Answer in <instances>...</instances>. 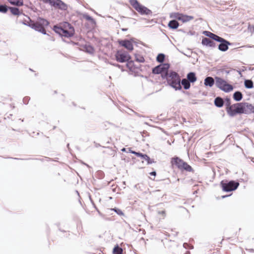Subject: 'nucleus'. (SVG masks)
I'll return each instance as SVG.
<instances>
[{
    "label": "nucleus",
    "mask_w": 254,
    "mask_h": 254,
    "mask_svg": "<svg viewBox=\"0 0 254 254\" xmlns=\"http://www.w3.org/2000/svg\"><path fill=\"white\" fill-rule=\"evenodd\" d=\"M157 176H149V178L150 179H151V180H155V178L156 177H157Z\"/></svg>",
    "instance_id": "50"
},
{
    "label": "nucleus",
    "mask_w": 254,
    "mask_h": 254,
    "mask_svg": "<svg viewBox=\"0 0 254 254\" xmlns=\"http://www.w3.org/2000/svg\"><path fill=\"white\" fill-rule=\"evenodd\" d=\"M126 63L127 67L130 70L138 68V67L136 66V65L134 63V62L132 61L131 59L130 60L127 61Z\"/></svg>",
    "instance_id": "26"
},
{
    "label": "nucleus",
    "mask_w": 254,
    "mask_h": 254,
    "mask_svg": "<svg viewBox=\"0 0 254 254\" xmlns=\"http://www.w3.org/2000/svg\"><path fill=\"white\" fill-rule=\"evenodd\" d=\"M129 1L131 5L141 15H152V11L142 5L137 0H129Z\"/></svg>",
    "instance_id": "4"
},
{
    "label": "nucleus",
    "mask_w": 254,
    "mask_h": 254,
    "mask_svg": "<svg viewBox=\"0 0 254 254\" xmlns=\"http://www.w3.org/2000/svg\"><path fill=\"white\" fill-rule=\"evenodd\" d=\"M22 23L26 26H28L34 29L35 31L42 33L44 35H47L49 36V40L51 41H54L55 39L53 37H51L49 34L47 33L45 30V27L48 26L50 23L49 22L41 17H38L36 21L30 19L29 17H27V19H24Z\"/></svg>",
    "instance_id": "1"
},
{
    "label": "nucleus",
    "mask_w": 254,
    "mask_h": 254,
    "mask_svg": "<svg viewBox=\"0 0 254 254\" xmlns=\"http://www.w3.org/2000/svg\"><path fill=\"white\" fill-rule=\"evenodd\" d=\"M224 100L221 97L218 96L214 99V104L216 107L221 108L224 106Z\"/></svg>",
    "instance_id": "16"
},
{
    "label": "nucleus",
    "mask_w": 254,
    "mask_h": 254,
    "mask_svg": "<svg viewBox=\"0 0 254 254\" xmlns=\"http://www.w3.org/2000/svg\"><path fill=\"white\" fill-rule=\"evenodd\" d=\"M8 10H9L11 13L14 16H19L21 14L25 15V14L23 13L22 10H20L17 7L9 6Z\"/></svg>",
    "instance_id": "15"
},
{
    "label": "nucleus",
    "mask_w": 254,
    "mask_h": 254,
    "mask_svg": "<svg viewBox=\"0 0 254 254\" xmlns=\"http://www.w3.org/2000/svg\"><path fill=\"white\" fill-rule=\"evenodd\" d=\"M135 60L136 62L139 63H144L145 61L144 58L141 55H140L137 54H134Z\"/></svg>",
    "instance_id": "39"
},
{
    "label": "nucleus",
    "mask_w": 254,
    "mask_h": 254,
    "mask_svg": "<svg viewBox=\"0 0 254 254\" xmlns=\"http://www.w3.org/2000/svg\"><path fill=\"white\" fill-rule=\"evenodd\" d=\"M122 30L123 31H127V28H122Z\"/></svg>",
    "instance_id": "58"
},
{
    "label": "nucleus",
    "mask_w": 254,
    "mask_h": 254,
    "mask_svg": "<svg viewBox=\"0 0 254 254\" xmlns=\"http://www.w3.org/2000/svg\"><path fill=\"white\" fill-rule=\"evenodd\" d=\"M246 250L249 251L251 253L254 252V249H246Z\"/></svg>",
    "instance_id": "51"
},
{
    "label": "nucleus",
    "mask_w": 254,
    "mask_h": 254,
    "mask_svg": "<svg viewBox=\"0 0 254 254\" xmlns=\"http://www.w3.org/2000/svg\"><path fill=\"white\" fill-rule=\"evenodd\" d=\"M215 79L216 80V86L222 91L226 93H228L233 90V86L227 83V81L223 78L215 76Z\"/></svg>",
    "instance_id": "5"
},
{
    "label": "nucleus",
    "mask_w": 254,
    "mask_h": 254,
    "mask_svg": "<svg viewBox=\"0 0 254 254\" xmlns=\"http://www.w3.org/2000/svg\"><path fill=\"white\" fill-rule=\"evenodd\" d=\"M188 243H184V244H183V246H184V247H185V248H187V246H188Z\"/></svg>",
    "instance_id": "55"
},
{
    "label": "nucleus",
    "mask_w": 254,
    "mask_h": 254,
    "mask_svg": "<svg viewBox=\"0 0 254 254\" xmlns=\"http://www.w3.org/2000/svg\"><path fill=\"white\" fill-rule=\"evenodd\" d=\"M123 250L118 244H116L113 250V254H123Z\"/></svg>",
    "instance_id": "34"
},
{
    "label": "nucleus",
    "mask_w": 254,
    "mask_h": 254,
    "mask_svg": "<svg viewBox=\"0 0 254 254\" xmlns=\"http://www.w3.org/2000/svg\"><path fill=\"white\" fill-rule=\"evenodd\" d=\"M248 30L251 32L254 33V25L249 24L248 26Z\"/></svg>",
    "instance_id": "44"
},
{
    "label": "nucleus",
    "mask_w": 254,
    "mask_h": 254,
    "mask_svg": "<svg viewBox=\"0 0 254 254\" xmlns=\"http://www.w3.org/2000/svg\"><path fill=\"white\" fill-rule=\"evenodd\" d=\"M53 30L54 31V32L58 34L60 36H61L62 32L64 30V28L62 27V23H60V25H54L53 28Z\"/></svg>",
    "instance_id": "23"
},
{
    "label": "nucleus",
    "mask_w": 254,
    "mask_h": 254,
    "mask_svg": "<svg viewBox=\"0 0 254 254\" xmlns=\"http://www.w3.org/2000/svg\"><path fill=\"white\" fill-rule=\"evenodd\" d=\"M76 193L78 194V195H79V192H78V191L77 190H76Z\"/></svg>",
    "instance_id": "60"
},
{
    "label": "nucleus",
    "mask_w": 254,
    "mask_h": 254,
    "mask_svg": "<svg viewBox=\"0 0 254 254\" xmlns=\"http://www.w3.org/2000/svg\"><path fill=\"white\" fill-rule=\"evenodd\" d=\"M243 94L239 91L235 92L233 95V99L237 102L240 101L243 99Z\"/></svg>",
    "instance_id": "24"
},
{
    "label": "nucleus",
    "mask_w": 254,
    "mask_h": 254,
    "mask_svg": "<svg viewBox=\"0 0 254 254\" xmlns=\"http://www.w3.org/2000/svg\"><path fill=\"white\" fill-rule=\"evenodd\" d=\"M149 175H156V172L155 171H152L149 173Z\"/></svg>",
    "instance_id": "53"
},
{
    "label": "nucleus",
    "mask_w": 254,
    "mask_h": 254,
    "mask_svg": "<svg viewBox=\"0 0 254 254\" xmlns=\"http://www.w3.org/2000/svg\"><path fill=\"white\" fill-rule=\"evenodd\" d=\"M128 152L133 154L135 155L136 156H137V154H139V152H136L135 151L131 150V148H128Z\"/></svg>",
    "instance_id": "46"
},
{
    "label": "nucleus",
    "mask_w": 254,
    "mask_h": 254,
    "mask_svg": "<svg viewBox=\"0 0 254 254\" xmlns=\"http://www.w3.org/2000/svg\"><path fill=\"white\" fill-rule=\"evenodd\" d=\"M170 163L173 167H176L182 173H194V171L191 166L177 156H175L171 158Z\"/></svg>",
    "instance_id": "2"
},
{
    "label": "nucleus",
    "mask_w": 254,
    "mask_h": 254,
    "mask_svg": "<svg viewBox=\"0 0 254 254\" xmlns=\"http://www.w3.org/2000/svg\"><path fill=\"white\" fill-rule=\"evenodd\" d=\"M30 97H28V96H26L25 97L23 98V102L24 103V104H27L29 101L30 100Z\"/></svg>",
    "instance_id": "43"
},
{
    "label": "nucleus",
    "mask_w": 254,
    "mask_h": 254,
    "mask_svg": "<svg viewBox=\"0 0 254 254\" xmlns=\"http://www.w3.org/2000/svg\"><path fill=\"white\" fill-rule=\"evenodd\" d=\"M168 26L170 29H176L179 26V23L176 19H173L169 21Z\"/></svg>",
    "instance_id": "21"
},
{
    "label": "nucleus",
    "mask_w": 254,
    "mask_h": 254,
    "mask_svg": "<svg viewBox=\"0 0 254 254\" xmlns=\"http://www.w3.org/2000/svg\"><path fill=\"white\" fill-rule=\"evenodd\" d=\"M161 74V76L163 79H166L167 82H168V71L162 72Z\"/></svg>",
    "instance_id": "42"
},
{
    "label": "nucleus",
    "mask_w": 254,
    "mask_h": 254,
    "mask_svg": "<svg viewBox=\"0 0 254 254\" xmlns=\"http://www.w3.org/2000/svg\"><path fill=\"white\" fill-rule=\"evenodd\" d=\"M170 67V64L168 63L160 64L152 68V72L154 74H159L168 71Z\"/></svg>",
    "instance_id": "10"
},
{
    "label": "nucleus",
    "mask_w": 254,
    "mask_h": 254,
    "mask_svg": "<svg viewBox=\"0 0 254 254\" xmlns=\"http://www.w3.org/2000/svg\"><path fill=\"white\" fill-rule=\"evenodd\" d=\"M9 6L5 4H0V12L5 13L8 11Z\"/></svg>",
    "instance_id": "40"
},
{
    "label": "nucleus",
    "mask_w": 254,
    "mask_h": 254,
    "mask_svg": "<svg viewBox=\"0 0 254 254\" xmlns=\"http://www.w3.org/2000/svg\"><path fill=\"white\" fill-rule=\"evenodd\" d=\"M215 83L214 78L211 76H206L204 80V84L205 86L211 87Z\"/></svg>",
    "instance_id": "17"
},
{
    "label": "nucleus",
    "mask_w": 254,
    "mask_h": 254,
    "mask_svg": "<svg viewBox=\"0 0 254 254\" xmlns=\"http://www.w3.org/2000/svg\"><path fill=\"white\" fill-rule=\"evenodd\" d=\"M165 59V55L163 53L159 54L156 57V61L160 64H163Z\"/></svg>",
    "instance_id": "37"
},
{
    "label": "nucleus",
    "mask_w": 254,
    "mask_h": 254,
    "mask_svg": "<svg viewBox=\"0 0 254 254\" xmlns=\"http://www.w3.org/2000/svg\"><path fill=\"white\" fill-rule=\"evenodd\" d=\"M215 41L220 43L218 45V49L222 52H226L228 50L229 46L232 45V43L219 36Z\"/></svg>",
    "instance_id": "9"
},
{
    "label": "nucleus",
    "mask_w": 254,
    "mask_h": 254,
    "mask_svg": "<svg viewBox=\"0 0 254 254\" xmlns=\"http://www.w3.org/2000/svg\"><path fill=\"white\" fill-rule=\"evenodd\" d=\"M220 71L222 73H225L227 74H228L230 73V70H226L225 69H221Z\"/></svg>",
    "instance_id": "48"
},
{
    "label": "nucleus",
    "mask_w": 254,
    "mask_h": 254,
    "mask_svg": "<svg viewBox=\"0 0 254 254\" xmlns=\"http://www.w3.org/2000/svg\"><path fill=\"white\" fill-rule=\"evenodd\" d=\"M54 93H55V94H56V93H57V91H56V90H55V91H54Z\"/></svg>",
    "instance_id": "64"
},
{
    "label": "nucleus",
    "mask_w": 254,
    "mask_h": 254,
    "mask_svg": "<svg viewBox=\"0 0 254 254\" xmlns=\"http://www.w3.org/2000/svg\"><path fill=\"white\" fill-rule=\"evenodd\" d=\"M45 3H49L52 6L59 8L61 10H66L67 5L62 0H42Z\"/></svg>",
    "instance_id": "7"
},
{
    "label": "nucleus",
    "mask_w": 254,
    "mask_h": 254,
    "mask_svg": "<svg viewBox=\"0 0 254 254\" xmlns=\"http://www.w3.org/2000/svg\"><path fill=\"white\" fill-rule=\"evenodd\" d=\"M89 198H90V200L91 202V203H92L93 205L94 206V207L95 208L96 210L99 213H100L99 210L98 209V208L96 207V205H95V204L94 203L93 200L92 199L91 196H89Z\"/></svg>",
    "instance_id": "47"
},
{
    "label": "nucleus",
    "mask_w": 254,
    "mask_h": 254,
    "mask_svg": "<svg viewBox=\"0 0 254 254\" xmlns=\"http://www.w3.org/2000/svg\"><path fill=\"white\" fill-rule=\"evenodd\" d=\"M112 210L116 212L118 215L120 216H124L125 214L124 212L119 208L117 207H114L111 209Z\"/></svg>",
    "instance_id": "41"
},
{
    "label": "nucleus",
    "mask_w": 254,
    "mask_h": 254,
    "mask_svg": "<svg viewBox=\"0 0 254 254\" xmlns=\"http://www.w3.org/2000/svg\"><path fill=\"white\" fill-rule=\"evenodd\" d=\"M224 101L225 102L226 111L227 113L232 107L231 99L229 97H226Z\"/></svg>",
    "instance_id": "36"
},
{
    "label": "nucleus",
    "mask_w": 254,
    "mask_h": 254,
    "mask_svg": "<svg viewBox=\"0 0 254 254\" xmlns=\"http://www.w3.org/2000/svg\"><path fill=\"white\" fill-rule=\"evenodd\" d=\"M7 1L11 4L16 6H21L24 4L23 0H7Z\"/></svg>",
    "instance_id": "31"
},
{
    "label": "nucleus",
    "mask_w": 254,
    "mask_h": 254,
    "mask_svg": "<svg viewBox=\"0 0 254 254\" xmlns=\"http://www.w3.org/2000/svg\"><path fill=\"white\" fill-rule=\"evenodd\" d=\"M220 186L225 192L234 191L239 186V183L237 181L224 180L221 181Z\"/></svg>",
    "instance_id": "3"
},
{
    "label": "nucleus",
    "mask_w": 254,
    "mask_h": 254,
    "mask_svg": "<svg viewBox=\"0 0 254 254\" xmlns=\"http://www.w3.org/2000/svg\"><path fill=\"white\" fill-rule=\"evenodd\" d=\"M137 157H140L142 159L147 161V164H151L154 162L153 159H151L147 154H143L139 152V154H137Z\"/></svg>",
    "instance_id": "18"
},
{
    "label": "nucleus",
    "mask_w": 254,
    "mask_h": 254,
    "mask_svg": "<svg viewBox=\"0 0 254 254\" xmlns=\"http://www.w3.org/2000/svg\"><path fill=\"white\" fill-rule=\"evenodd\" d=\"M105 185H108L110 184V182L107 181V183H104Z\"/></svg>",
    "instance_id": "59"
},
{
    "label": "nucleus",
    "mask_w": 254,
    "mask_h": 254,
    "mask_svg": "<svg viewBox=\"0 0 254 254\" xmlns=\"http://www.w3.org/2000/svg\"><path fill=\"white\" fill-rule=\"evenodd\" d=\"M238 71L239 72V73L240 74H241V71Z\"/></svg>",
    "instance_id": "62"
},
{
    "label": "nucleus",
    "mask_w": 254,
    "mask_h": 254,
    "mask_svg": "<svg viewBox=\"0 0 254 254\" xmlns=\"http://www.w3.org/2000/svg\"><path fill=\"white\" fill-rule=\"evenodd\" d=\"M203 34L205 35L206 36L208 37L211 40H215L218 35L215 34L213 33H211L208 31H204L203 32Z\"/></svg>",
    "instance_id": "32"
},
{
    "label": "nucleus",
    "mask_w": 254,
    "mask_h": 254,
    "mask_svg": "<svg viewBox=\"0 0 254 254\" xmlns=\"http://www.w3.org/2000/svg\"><path fill=\"white\" fill-rule=\"evenodd\" d=\"M83 48L86 53L90 54H93L94 53L95 49L91 45L86 44L83 46Z\"/></svg>",
    "instance_id": "33"
},
{
    "label": "nucleus",
    "mask_w": 254,
    "mask_h": 254,
    "mask_svg": "<svg viewBox=\"0 0 254 254\" xmlns=\"http://www.w3.org/2000/svg\"><path fill=\"white\" fill-rule=\"evenodd\" d=\"M168 79H179V80H180V76L179 74L176 72L175 71L171 70L169 72L168 71Z\"/></svg>",
    "instance_id": "20"
},
{
    "label": "nucleus",
    "mask_w": 254,
    "mask_h": 254,
    "mask_svg": "<svg viewBox=\"0 0 254 254\" xmlns=\"http://www.w3.org/2000/svg\"><path fill=\"white\" fill-rule=\"evenodd\" d=\"M74 33L75 31H69V30H67L66 29H64V30L62 32L61 37L70 38L74 35Z\"/></svg>",
    "instance_id": "25"
},
{
    "label": "nucleus",
    "mask_w": 254,
    "mask_h": 254,
    "mask_svg": "<svg viewBox=\"0 0 254 254\" xmlns=\"http://www.w3.org/2000/svg\"><path fill=\"white\" fill-rule=\"evenodd\" d=\"M61 23L62 24V27L64 29H66L67 30H69V31H75L73 26L69 22H64Z\"/></svg>",
    "instance_id": "27"
},
{
    "label": "nucleus",
    "mask_w": 254,
    "mask_h": 254,
    "mask_svg": "<svg viewBox=\"0 0 254 254\" xmlns=\"http://www.w3.org/2000/svg\"><path fill=\"white\" fill-rule=\"evenodd\" d=\"M167 83L172 88H174L176 90H180L182 87L181 85V80L179 79L168 80Z\"/></svg>",
    "instance_id": "12"
},
{
    "label": "nucleus",
    "mask_w": 254,
    "mask_h": 254,
    "mask_svg": "<svg viewBox=\"0 0 254 254\" xmlns=\"http://www.w3.org/2000/svg\"><path fill=\"white\" fill-rule=\"evenodd\" d=\"M186 79L191 83H194L197 80L196 73L194 72H190L187 75Z\"/></svg>",
    "instance_id": "19"
},
{
    "label": "nucleus",
    "mask_w": 254,
    "mask_h": 254,
    "mask_svg": "<svg viewBox=\"0 0 254 254\" xmlns=\"http://www.w3.org/2000/svg\"><path fill=\"white\" fill-rule=\"evenodd\" d=\"M244 85L247 89H252L254 87V83L251 79H245L244 81Z\"/></svg>",
    "instance_id": "35"
},
{
    "label": "nucleus",
    "mask_w": 254,
    "mask_h": 254,
    "mask_svg": "<svg viewBox=\"0 0 254 254\" xmlns=\"http://www.w3.org/2000/svg\"><path fill=\"white\" fill-rule=\"evenodd\" d=\"M231 195V194H230V195H223V196H222V198H225V197H228V196H230Z\"/></svg>",
    "instance_id": "56"
},
{
    "label": "nucleus",
    "mask_w": 254,
    "mask_h": 254,
    "mask_svg": "<svg viewBox=\"0 0 254 254\" xmlns=\"http://www.w3.org/2000/svg\"><path fill=\"white\" fill-rule=\"evenodd\" d=\"M214 41V40H211L210 38L203 37L201 44L203 46L211 48H215L216 47V45Z\"/></svg>",
    "instance_id": "13"
},
{
    "label": "nucleus",
    "mask_w": 254,
    "mask_h": 254,
    "mask_svg": "<svg viewBox=\"0 0 254 254\" xmlns=\"http://www.w3.org/2000/svg\"><path fill=\"white\" fill-rule=\"evenodd\" d=\"M121 151L122 152H125L126 151V148H123L122 149H121Z\"/></svg>",
    "instance_id": "57"
},
{
    "label": "nucleus",
    "mask_w": 254,
    "mask_h": 254,
    "mask_svg": "<svg viewBox=\"0 0 254 254\" xmlns=\"http://www.w3.org/2000/svg\"><path fill=\"white\" fill-rule=\"evenodd\" d=\"M245 109L243 106V102L237 103L232 105L231 108L227 113L231 117H234L237 115L245 114Z\"/></svg>",
    "instance_id": "6"
},
{
    "label": "nucleus",
    "mask_w": 254,
    "mask_h": 254,
    "mask_svg": "<svg viewBox=\"0 0 254 254\" xmlns=\"http://www.w3.org/2000/svg\"><path fill=\"white\" fill-rule=\"evenodd\" d=\"M116 60L119 63H126L127 61L130 60L131 58L128 53L124 50H118L115 54Z\"/></svg>",
    "instance_id": "8"
},
{
    "label": "nucleus",
    "mask_w": 254,
    "mask_h": 254,
    "mask_svg": "<svg viewBox=\"0 0 254 254\" xmlns=\"http://www.w3.org/2000/svg\"><path fill=\"white\" fill-rule=\"evenodd\" d=\"M95 177L97 179H102L103 178L102 176H97V175H96L95 176Z\"/></svg>",
    "instance_id": "52"
},
{
    "label": "nucleus",
    "mask_w": 254,
    "mask_h": 254,
    "mask_svg": "<svg viewBox=\"0 0 254 254\" xmlns=\"http://www.w3.org/2000/svg\"><path fill=\"white\" fill-rule=\"evenodd\" d=\"M134 113H135V114L137 116H138V117H143L142 115H141L139 114H138V113H137V112H134Z\"/></svg>",
    "instance_id": "54"
},
{
    "label": "nucleus",
    "mask_w": 254,
    "mask_h": 254,
    "mask_svg": "<svg viewBox=\"0 0 254 254\" xmlns=\"http://www.w3.org/2000/svg\"><path fill=\"white\" fill-rule=\"evenodd\" d=\"M133 39H130L129 40L128 39H124L119 40L118 41L119 44L120 46L124 47L128 51H132L133 49V47L132 45Z\"/></svg>",
    "instance_id": "11"
},
{
    "label": "nucleus",
    "mask_w": 254,
    "mask_h": 254,
    "mask_svg": "<svg viewBox=\"0 0 254 254\" xmlns=\"http://www.w3.org/2000/svg\"><path fill=\"white\" fill-rule=\"evenodd\" d=\"M181 83L183 85L184 89L188 90L190 87V82L188 81L186 78H183L181 80Z\"/></svg>",
    "instance_id": "28"
},
{
    "label": "nucleus",
    "mask_w": 254,
    "mask_h": 254,
    "mask_svg": "<svg viewBox=\"0 0 254 254\" xmlns=\"http://www.w3.org/2000/svg\"><path fill=\"white\" fill-rule=\"evenodd\" d=\"M194 19V17L190 15H188L182 13L181 16L180 21H182L183 23H185L190 21Z\"/></svg>",
    "instance_id": "29"
},
{
    "label": "nucleus",
    "mask_w": 254,
    "mask_h": 254,
    "mask_svg": "<svg viewBox=\"0 0 254 254\" xmlns=\"http://www.w3.org/2000/svg\"><path fill=\"white\" fill-rule=\"evenodd\" d=\"M90 9L91 10H92V11H94V12H95V11L93 9H92V8H90Z\"/></svg>",
    "instance_id": "61"
},
{
    "label": "nucleus",
    "mask_w": 254,
    "mask_h": 254,
    "mask_svg": "<svg viewBox=\"0 0 254 254\" xmlns=\"http://www.w3.org/2000/svg\"><path fill=\"white\" fill-rule=\"evenodd\" d=\"M112 65H114L116 67H118L119 68H121V67H122V66L118 64H113Z\"/></svg>",
    "instance_id": "49"
},
{
    "label": "nucleus",
    "mask_w": 254,
    "mask_h": 254,
    "mask_svg": "<svg viewBox=\"0 0 254 254\" xmlns=\"http://www.w3.org/2000/svg\"><path fill=\"white\" fill-rule=\"evenodd\" d=\"M140 133L143 137L149 136V133L146 130H143L142 132H140Z\"/></svg>",
    "instance_id": "45"
},
{
    "label": "nucleus",
    "mask_w": 254,
    "mask_h": 254,
    "mask_svg": "<svg viewBox=\"0 0 254 254\" xmlns=\"http://www.w3.org/2000/svg\"><path fill=\"white\" fill-rule=\"evenodd\" d=\"M82 17H83V18H85L87 21H90L91 24L92 25H93V26L96 25V22L95 20L92 17H91V16L89 15L88 14H87V13L83 14H82Z\"/></svg>",
    "instance_id": "30"
},
{
    "label": "nucleus",
    "mask_w": 254,
    "mask_h": 254,
    "mask_svg": "<svg viewBox=\"0 0 254 254\" xmlns=\"http://www.w3.org/2000/svg\"><path fill=\"white\" fill-rule=\"evenodd\" d=\"M29 70H30V71H33V70H32V69H31V68H29Z\"/></svg>",
    "instance_id": "63"
},
{
    "label": "nucleus",
    "mask_w": 254,
    "mask_h": 254,
    "mask_svg": "<svg viewBox=\"0 0 254 254\" xmlns=\"http://www.w3.org/2000/svg\"><path fill=\"white\" fill-rule=\"evenodd\" d=\"M8 158H11V159H15V160H28L32 159L31 158H12V157H9ZM34 159L35 160H40V161H41L42 162L45 161V160H46L47 161H54V160L53 159H51L50 158L47 157H45L42 158H35Z\"/></svg>",
    "instance_id": "22"
},
{
    "label": "nucleus",
    "mask_w": 254,
    "mask_h": 254,
    "mask_svg": "<svg viewBox=\"0 0 254 254\" xmlns=\"http://www.w3.org/2000/svg\"><path fill=\"white\" fill-rule=\"evenodd\" d=\"M243 106L245 109V114H251L254 113V106L252 104L247 103L243 102Z\"/></svg>",
    "instance_id": "14"
},
{
    "label": "nucleus",
    "mask_w": 254,
    "mask_h": 254,
    "mask_svg": "<svg viewBox=\"0 0 254 254\" xmlns=\"http://www.w3.org/2000/svg\"><path fill=\"white\" fill-rule=\"evenodd\" d=\"M182 13L179 12H172L170 14V17L172 18H175L179 20H180L181 16Z\"/></svg>",
    "instance_id": "38"
}]
</instances>
